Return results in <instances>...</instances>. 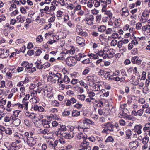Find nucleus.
Listing matches in <instances>:
<instances>
[{
    "mask_svg": "<svg viewBox=\"0 0 150 150\" xmlns=\"http://www.w3.org/2000/svg\"><path fill=\"white\" fill-rule=\"evenodd\" d=\"M94 19V16L93 15H89L85 18V23L88 25H92L93 24Z\"/></svg>",
    "mask_w": 150,
    "mask_h": 150,
    "instance_id": "f257e3e1",
    "label": "nucleus"
},
{
    "mask_svg": "<svg viewBox=\"0 0 150 150\" xmlns=\"http://www.w3.org/2000/svg\"><path fill=\"white\" fill-rule=\"evenodd\" d=\"M105 126L104 127V129L102 132L103 133H107L108 131L109 130L112 131L113 130L114 126L111 123L108 122L105 125H104Z\"/></svg>",
    "mask_w": 150,
    "mask_h": 150,
    "instance_id": "f03ea898",
    "label": "nucleus"
},
{
    "mask_svg": "<svg viewBox=\"0 0 150 150\" xmlns=\"http://www.w3.org/2000/svg\"><path fill=\"white\" fill-rule=\"evenodd\" d=\"M79 122L81 123V125L83 127L82 128H83V127L85 128H87V127L90 124L92 125H93L94 124L93 122L87 118H85L83 120L82 123H81V121H80Z\"/></svg>",
    "mask_w": 150,
    "mask_h": 150,
    "instance_id": "7ed1b4c3",
    "label": "nucleus"
},
{
    "mask_svg": "<svg viewBox=\"0 0 150 150\" xmlns=\"http://www.w3.org/2000/svg\"><path fill=\"white\" fill-rule=\"evenodd\" d=\"M100 4L102 6V12L105 11L106 9V7L107 4H109L111 2V0H100Z\"/></svg>",
    "mask_w": 150,
    "mask_h": 150,
    "instance_id": "20e7f679",
    "label": "nucleus"
},
{
    "mask_svg": "<svg viewBox=\"0 0 150 150\" xmlns=\"http://www.w3.org/2000/svg\"><path fill=\"white\" fill-rule=\"evenodd\" d=\"M26 142L27 144L30 147L33 146L36 144L35 140L31 137H26Z\"/></svg>",
    "mask_w": 150,
    "mask_h": 150,
    "instance_id": "39448f33",
    "label": "nucleus"
},
{
    "mask_svg": "<svg viewBox=\"0 0 150 150\" xmlns=\"http://www.w3.org/2000/svg\"><path fill=\"white\" fill-rule=\"evenodd\" d=\"M115 53V50L113 49H110L107 54L104 56V59H106L107 57L111 58L113 57Z\"/></svg>",
    "mask_w": 150,
    "mask_h": 150,
    "instance_id": "423d86ee",
    "label": "nucleus"
},
{
    "mask_svg": "<svg viewBox=\"0 0 150 150\" xmlns=\"http://www.w3.org/2000/svg\"><path fill=\"white\" fill-rule=\"evenodd\" d=\"M62 135L67 139H70L74 137V133L73 131H71L66 133H62Z\"/></svg>",
    "mask_w": 150,
    "mask_h": 150,
    "instance_id": "0eeeda50",
    "label": "nucleus"
},
{
    "mask_svg": "<svg viewBox=\"0 0 150 150\" xmlns=\"http://www.w3.org/2000/svg\"><path fill=\"white\" fill-rule=\"evenodd\" d=\"M32 119L34 122L35 125L37 127H40L42 124V121L39 118H36V115H34L32 116Z\"/></svg>",
    "mask_w": 150,
    "mask_h": 150,
    "instance_id": "6e6552de",
    "label": "nucleus"
},
{
    "mask_svg": "<svg viewBox=\"0 0 150 150\" xmlns=\"http://www.w3.org/2000/svg\"><path fill=\"white\" fill-rule=\"evenodd\" d=\"M8 51L7 50H0V57L2 58L7 57L9 55Z\"/></svg>",
    "mask_w": 150,
    "mask_h": 150,
    "instance_id": "1a4fd4ad",
    "label": "nucleus"
},
{
    "mask_svg": "<svg viewBox=\"0 0 150 150\" xmlns=\"http://www.w3.org/2000/svg\"><path fill=\"white\" fill-rule=\"evenodd\" d=\"M76 42L81 47H83L85 45L84 40L80 37L77 36L76 37Z\"/></svg>",
    "mask_w": 150,
    "mask_h": 150,
    "instance_id": "9d476101",
    "label": "nucleus"
},
{
    "mask_svg": "<svg viewBox=\"0 0 150 150\" xmlns=\"http://www.w3.org/2000/svg\"><path fill=\"white\" fill-rule=\"evenodd\" d=\"M66 130V128L65 125H62L61 126L60 128L59 129V130L57 132H55V134L58 136L60 134L62 135V133H62V132L65 131Z\"/></svg>",
    "mask_w": 150,
    "mask_h": 150,
    "instance_id": "9b49d317",
    "label": "nucleus"
},
{
    "mask_svg": "<svg viewBox=\"0 0 150 150\" xmlns=\"http://www.w3.org/2000/svg\"><path fill=\"white\" fill-rule=\"evenodd\" d=\"M139 57L137 56L134 57L132 59V62L134 64H136L137 65L140 64L141 62L140 59H139Z\"/></svg>",
    "mask_w": 150,
    "mask_h": 150,
    "instance_id": "f8f14e48",
    "label": "nucleus"
},
{
    "mask_svg": "<svg viewBox=\"0 0 150 150\" xmlns=\"http://www.w3.org/2000/svg\"><path fill=\"white\" fill-rule=\"evenodd\" d=\"M122 12L121 13V16L122 17H127L129 15V12L127 8H123L122 9Z\"/></svg>",
    "mask_w": 150,
    "mask_h": 150,
    "instance_id": "ddd939ff",
    "label": "nucleus"
},
{
    "mask_svg": "<svg viewBox=\"0 0 150 150\" xmlns=\"http://www.w3.org/2000/svg\"><path fill=\"white\" fill-rule=\"evenodd\" d=\"M149 12L146 10L143 13L142 15V21L144 23L146 21V18L149 16Z\"/></svg>",
    "mask_w": 150,
    "mask_h": 150,
    "instance_id": "4468645a",
    "label": "nucleus"
},
{
    "mask_svg": "<svg viewBox=\"0 0 150 150\" xmlns=\"http://www.w3.org/2000/svg\"><path fill=\"white\" fill-rule=\"evenodd\" d=\"M63 16V12L60 10L58 11L57 12L56 17L57 19L60 21L62 20V17Z\"/></svg>",
    "mask_w": 150,
    "mask_h": 150,
    "instance_id": "2eb2a0df",
    "label": "nucleus"
},
{
    "mask_svg": "<svg viewBox=\"0 0 150 150\" xmlns=\"http://www.w3.org/2000/svg\"><path fill=\"white\" fill-rule=\"evenodd\" d=\"M138 142L137 141L130 142L129 144V146L131 148L133 149H135L137 146Z\"/></svg>",
    "mask_w": 150,
    "mask_h": 150,
    "instance_id": "dca6fc26",
    "label": "nucleus"
},
{
    "mask_svg": "<svg viewBox=\"0 0 150 150\" xmlns=\"http://www.w3.org/2000/svg\"><path fill=\"white\" fill-rule=\"evenodd\" d=\"M88 55L91 59H97L98 58V53H90Z\"/></svg>",
    "mask_w": 150,
    "mask_h": 150,
    "instance_id": "f3484780",
    "label": "nucleus"
},
{
    "mask_svg": "<svg viewBox=\"0 0 150 150\" xmlns=\"http://www.w3.org/2000/svg\"><path fill=\"white\" fill-rule=\"evenodd\" d=\"M18 21L21 23H23L24 22L25 18V17L22 16L21 15H18L16 18Z\"/></svg>",
    "mask_w": 150,
    "mask_h": 150,
    "instance_id": "a211bd4d",
    "label": "nucleus"
},
{
    "mask_svg": "<svg viewBox=\"0 0 150 150\" xmlns=\"http://www.w3.org/2000/svg\"><path fill=\"white\" fill-rule=\"evenodd\" d=\"M121 22V21L120 19H116L114 21V23L116 27H117L120 25Z\"/></svg>",
    "mask_w": 150,
    "mask_h": 150,
    "instance_id": "6ab92c4d",
    "label": "nucleus"
},
{
    "mask_svg": "<svg viewBox=\"0 0 150 150\" xmlns=\"http://www.w3.org/2000/svg\"><path fill=\"white\" fill-rule=\"evenodd\" d=\"M13 123L15 126H18L20 124L21 121L19 119L15 117L14 119H13Z\"/></svg>",
    "mask_w": 150,
    "mask_h": 150,
    "instance_id": "aec40b11",
    "label": "nucleus"
},
{
    "mask_svg": "<svg viewBox=\"0 0 150 150\" xmlns=\"http://www.w3.org/2000/svg\"><path fill=\"white\" fill-rule=\"evenodd\" d=\"M106 27L104 25H101L98 28V31L100 32H103L106 30Z\"/></svg>",
    "mask_w": 150,
    "mask_h": 150,
    "instance_id": "412c9836",
    "label": "nucleus"
},
{
    "mask_svg": "<svg viewBox=\"0 0 150 150\" xmlns=\"http://www.w3.org/2000/svg\"><path fill=\"white\" fill-rule=\"evenodd\" d=\"M75 52V49L74 47H72L71 49L69 50L66 51V54H70L71 55L74 54Z\"/></svg>",
    "mask_w": 150,
    "mask_h": 150,
    "instance_id": "4be33fe9",
    "label": "nucleus"
},
{
    "mask_svg": "<svg viewBox=\"0 0 150 150\" xmlns=\"http://www.w3.org/2000/svg\"><path fill=\"white\" fill-rule=\"evenodd\" d=\"M81 9V7L80 5H78L76 6H75L74 8V13H72V15H74L75 12L77 11H79Z\"/></svg>",
    "mask_w": 150,
    "mask_h": 150,
    "instance_id": "5701e85b",
    "label": "nucleus"
},
{
    "mask_svg": "<svg viewBox=\"0 0 150 150\" xmlns=\"http://www.w3.org/2000/svg\"><path fill=\"white\" fill-rule=\"evenodd\" d=\"M76 31L78 34L79 35H80L81 33L82 32V29H81L80 25H77Z\"/></svg>",
    "mask_w": 150,
    "mask_h": 150,
    "instance_id": "b1692460",
    "label": "nucleus"
},
{
    "mask_svg": "<svg viewBox=\"0 0 150 150\" xmlns=\"http://www.w3.org/2000/svg\"><path fill=\"white\" fill-rule=\"evenodd\" d=\"M105 111H106L105 110L100 109L98 111L100 115H104L106 116L108 114L105 112Z\"/></svg>",
    "mask_w": 150,
    "mask_h": 150,
    "instance_id": "393cba45",
    "label": "nucleus"
},
{
    "mask_svg": "<svg viewBox=\"0 0 150 150\" xmlns=\"http://www.w3.org/2000/svg\"><path fill=\"white\" fill-rule=\"evenodd\" d=\"M94 1L93 0H90L87 3V6L90 8H91L94 4Z\"/></svg>",
    "mask_w": 150,
    "mask_h": 150,
    "instance_id": "a878e982",
    "label": "nucleus"
},
{
    "mask_svg": "<svg viewBox=\"0 0 150 150\" xmlns=\"http://www.w3.org/2000/svg\"><path fill=\"white\" fill-rule=\"evenodd\" d=\"M48 143L50 145V146L51 147H54V148L55 147V146H54V140L53 139H50L48 142Z\"/></svg>",
    "mask_w": 150,
    "mask_h": 150,
    "instance_id": "bb28decb",
    "label": "nucleus"
},
{
    "mask_svg": "<svg viewBox=\"0 0 150 150\" xmlns=\"http://www.w3.org/2000/svg\"><path fill=\"white\" fill-rule=\"evenodd\" d=\"M36 40L37 42H41L43 40V37L41 35H39L36 38Z\"/></svg>",
    "mask_w": 150,
    "mask_h": 150,
    "instance_id": "cd10ccee",
    "label": "nucleus"
},
{
    "mask_svg": "<svg viewBox=\"0 0 150 150\" xmlns=\"http://www.w3.org/2000/svg\"><path fill=\"white\" fill-rule=\"evenodd\" d=\"M105 14L108 16L109 18H111L112 16V14L110 11H105Z\"/></svg>",
    "mask_w": 150,
    "mask_h": 150,
    "instance_id": "c85d7f7f",
    "label": "nucleus"
},
{
    "mask_svg": "<svg viewBox=\"0 0 150 150\" xmlns=\"http://www.w3.org/2000/svg\"><path fill=\"white\" fill-rule=\"evenodd\" d=\"M101 18V15H97L96 17V21L97 23H100Z\"/></svg>",
    "mask_w": 150,
    "mask_h": 150,
    "instance_id": "c756f323",
    "label": "nucleus"
},
{
    "mask_svg": "<svg viewBox=\"0 0 150 150\" xmlns=\"http://www.w3.org/2000/svg\"><path fill=\"white\" fill-rule=\"evenodd\" d=\"M86 137L85 136V135L83 136V134L81 133H79L78 136H77V138L79 139H80L81 138H82L83 139H86Z\"/></svg>",
    "mask_w": 150,
    "mask_h": 150,
    "instance_id": "7c9ffc66",
    "label": "nucleus"
},
{
    "mask_svg": "<svg viewBox=\"0 0 150 150\" xmlns=\"http://www.w3.org/2000/svg\"><path fill=\"white\" fill-rule=\"evenodd\" d=\"M113 31L112 29L111 28L106 29V30H105V34L107 35L111 34L112 33Z\"/></svg>",
    "mask_w": 150,
    "mask_h": 150,
    "instance_id": "2f4dec72",
    "label": "nucleus"
},
{
    "mask_svg": "<svg viewBox=\"0 0 150 150\" xmlns=\"http://www.w3.org/2000/svg\"><path fill=\"white\" fill-rule=\"evenodd\" d=\"M96 1L94 6L95 7H98L101 4L100 0H95Z\"/></svg>",
    "mask_w": 150,
    "mask_h": 150,
    "instance_id": "473e14b6",
    "label": "nucleus"
},
{
    "mask_svg": "<svg viewBox=\"0 0 150 150\" xmlns=\"http://www.w3.org/2000/svg\"><path fill=\"white\" fill-rule=\"evenodd\" d=\"M110 50L109 46H106L103 48V51L105 53V54L106 55Z\"/></svg>",
    "mask_w": 150,
    "mask_h": 150,
    "instance_id": "72a5a7b5",
    "label": "nucleus"
},
{
    "mask_svg": "<svg viewBox=\"0 0 150 150\" xmlns=\"http://www.w3.org/2000/svg\"><path fill=\"white\" fill-rule=\"evenodd\" d=\"M89 144V143L85 141H83V142L81 143V146L85 148Z\"/></svg>",
    "mask_w": 150,
    "mask_h": 150,
    "instance_id": "f704fd0d",
    "label": "nucleus"
},
{
    "mask_svg": "<svg viewBox=\"0 0 150 150\" xmlns=\"http://www.w3.org/2000/svg\"><path fill=\"white\" fill-rule=\"evenodd\" d=\"M80 115V112L77 111H74L72 113V116L76 117Z\"/></svg>",
    "mask_w": 150,
    "mask_h": 150,
    "instance_id": "c9c22d12",
    "label": "nucleus"
},
{
    "mask_svg": "<svg viewBox=\"0 0 150 150\" xmlns=\"http://www.w3.org/2000/svg\"><path fill=\"white\" fill-rule=\"evenodd\" d=\"M59 3L61 6H66V3H65L64 0H58Z\"/></svg>",
    "mask_w": 150,
    "mask_h": 150,
    "instance_id": "e433bc0d",
    "label": "nucleus"
},
{
    "mask_svg": "<svg viewBox=\"0 0 150 150\" xmlns=\"http://www.w3.org/2000/svg\"><path fill=\"white\" fill-rule=\"evenodd\" d=\"M63 81L66 83H68L70 81V79L67 76H65L64 77Z\"/></svg>",
    "mask_w": 150,
    "mask_h": 150,
    "instance_id": "4c0bfd02",
    "label": "nucleus"
},
{
    "mask_svg": "<svg viewBox=\"0 0 150 150\" xmlns=\"http://www.w3.org/2000/svg\"><path fill=\"white\" fill-rule=\"evenodd\" d=\"M59 5V2L58 1L56 0H54L51 3V5L54 6L56 7Z\"/></svg>",
    "mask_w": 150,
    "mask_h": 150,
    "instance_id": "58836bf2",
    "label": "nucleus"
},
{
    "mask_svg": "<svg viewBox=\"0 0 150 150\" xmlns=\"http://www.w3.org/2000/svg\"><path fill=\"white\" fill-rule=\"evenodd\" d=\"M85 13L84 11H83L81 9L78 11L77 13V14L79 16H82Z\"/></svg>",
    "mask_w": 150,
    "mask_h": 150,
    "instance_id": "ea45409f",
    "label": "nucleus"
},
{
    "mask_svg": "<svg viewBox=\"0 0 150 150\" xmlns=\"http://www.w3.org/2000/svg\"><path fill=\"white\" fill-rule=\"evenodd\" d=\"M75 7V6L73 5L72 4H69V5L67 6V8L71 10H72L74 9Z\"/></svg>",
    "mask_w": 150,
    "mask_h": 150,
    "instance_id": "a19ab883",
    "label": "nucleus"
},
{
    "mask_svg": "<svg viewBox=\"0 0 150 150\" xmlns=\"http://www.w3.org/2000/svg\"><path fill=\"white\" fill-rule=\"evenodd\" d=\"M98 38L100 42H102L105 39V38L104 35L101 34L99 35Z\"/></svg>",
    "mask_w": 150,
    "mask_h": 150,
    "instance_id": "79ce46f5",
    "label": "nucleus"
},
{
    "mask_svg": "<svg viewBox=\"0 0 150 150\" xmlns=\"http://www.w3.org/2000/svg\"><path fill=\"white\" fill-rule=\"evenodd\" d=\"M56 17L55 16H53L50 17L48 19V21L49 22H53L55 20Z\"/></svg>",
    "mask_w": 150,
    "mask_h": 150,
    "instance_id": "37998d69",
    "label": "nucleus"
},
{
    "mask_svg": "<svg viewBox=\"0 0 150 150\" xmlns=\"http://www.w3.org/2000/svg\"><path fill=\"white\" fill-rule=\"evenodd\" d=\"M111 37L112 38L115 39L119 38V35L118 33H115L112 34Z\"/></svg>",
    "mask_w": 150,
    "mask_h": 150,
    "instance_id": "c03bdc74",
    "label": "nucleus"
},
{
    "mask_svg": "<svg viewBox=\"0 0 150 150\" xmlns=\"http://www.w3.org/2000/svg\"><path fill=\"white\" fill-rule=\"evenodd\" d=\"M82 62L83 64H89L90 63H91V60L90 59H86L84 60H83Z\"/></svg>",
    "mask_w": 150,
    "mask_h": 150,
    "instance_id": "a18cd8bd",
    "label": "nucleus"
},
{
    "mask_svg": "<svg viewBox=\"0 0 150 150\" xmlns=\"http://www.w3.org/2000/svg\"><path fill=\"white\" fill-rule=\"evenodd\" d=\"M77 97L79 99L81 100H84L85 99V96L84 95H78Z\"/></svg>",
    "mask_w": 150,
    "mask_h": 150,
    "instance_id": "49530a36",
    "label": "nucleus"
},
{
    "mask_svg": "<svg viewBox=\"0 0 150 150\" xmlns=\"http://www.w3.org/2000/svg\"><path fill=\"white\" fill-rule=\"evenodd\" d=\"M117 42H118L117 40H112L111 43V46H115L117 45Z\"/></svg>",
    "mask_w": 150,
    "mask_h": 150,
    "instance_id": "de8ad7c7",
    "label": "nucleus"
},
{
    "mask_svg": "<svg viewBox=\"0 0 150 150\" xmlns=\"http://www.w3.org/2000/svg\"><path fill=\"white\" fill-rule=\"evenodd\" d=\"M142 24L140 23H138L136 25V29L137 30H140L142 26Z\"/></svg>",
    "mask_w": 150,
    "mask_h": 150,
    "instance_id": "09e8293b",
    "label": "nucleus"
},
{
    "mask_svg": "<svg viewBox=\"0 0 150 150\" xmlns=\"http://www.w3.org/2000/svg\"><path fill=\"white\" fill-rule=\"evenodd\" d=\"M20 10L21 12L23 14H25L26 13V9L23 7H21Z\"/></svg>",
    "mask_w": 150,
    "mask_h": 150,
    "instance_id": "8fccbe9b",
    "label": "nucleus"
},
{
    "mask_svg": "<svg viewBox=\"0 0 150 150\" xmlns=\"http://www.w3.org/2000/svg\"><path fill=\"white\" fill-rule=\"evenodd\" d=\"M91 13L94 15H96L98 14L99 13V11L98 10H96L95 9L92 10L91 11Z\"/></svg>",
    "mask_w": 150,
    "mask_h": 150,
    "instance_id": "3c124183",
    "label": "nucleus"
},
{
    "mask_svg": "<svg viewBox=\"0 0 150 150\" xmlns=\"http://www.w3.org/2000/svg\"><path fill=\"white\" fill-rule=\"evenodd\" d=\"M24 41L23 39H19L17 40L15 42V43L17 44H18L20 43H22Z\"/></svg>",
    "mask_w": 150,
    "mask_h": 150,
    "instance_id": "603ef678",
    "label": "nucleus"
},
{
    "mask_svg": "<svg viewBox=\"0 0 150 150\" xmlns=\"http://www.w3.org/2000/svg\"><path fill=\"white\" fill-rule=\"evenodd\" d=\"M69 19V16L68 15H65L63 17L64 21L67 22Z\"/></svg>",
    "mask_w": 150,
    "mask_h": 150,
    "instance_id": "864d4df0",
    "label": "nucleus"
},
{
    "mask_svg": "<svg viewBox=\"0 0 150 150\" xmlns=\"http://www.w3.org/2000/svg\"><path fill=\"white\" fill-rule=\"evenodd\" d=\"M149 27L147 25H145L142 26V31H145L146 30L149 31Z\"/></svg>",
    "mask_w": 150,
    "mask_h": 150,
    "instance_id": "5fc2aeb1",
    "label": "nucleus"
},
{
    "mask_svg": "<svg viewBox=\"0 0 150 150\" xmlns=\"http://www.w3.org/2000/svg\"><path fill=\"white\" fill-rule=\"evenodd\" d=\"M98 56L102 57L104 58V56L105 55V53L103 51H100L98 53Z\"/></svg>",
    "mask_w": 150,
    "mask_h": 150,
    "instance_id": "6e6d98bb",
    "label": "nucleus"
},
{
    "mask_svg": "<svg viewBox=\"0 0 150 150\" xmlns=\"http://www.w3.org/2000/svg\"><path fill=\"white\" fill-rule=\"evenodd\" d=\"M34 50H29L27 52V54L30 56H31L34 54Z\"/></svg>",
    "mask_w": 150,
    "mask_h": 150,
    "instance_id": "4d7b16f0",
    "label": "nucleus"
},
{
    "mask_svg": "<svg viewBox=\"0 0 150 150\" xmlns=\"http://www.w3.org/2000/svg\"><path fill=\"white\" fill-rule=\"evenodd\" d=\"M39 145L40 146H41L42 150H45L47 148V146L45 144H43L42 145L41 144H39Z\"/></svg>",
    "mask_w": 150,
    "mask_h": 150,
    "instance_id": "13d9d810",
    "label": "nucleus"
},
{
    "mask_svg": "<svg viewBox=\"0 0 150 150\" xmlns=\"http://www.w3.org/2000/svg\"><path fill=\"white\" fill-rule=\"evenodd\" d=\"M20 90L21 92V95H25V88L24 87H21L20 89Z\"/></svg>",
    "mask_w": 150,
    "mask_h": 150,
    "instance_id": "bf43d9fd",
    "label": "nucleus"
},
{
    "mask_svg": "<svg viewBox=\"0 0 150 150\" xmlns=\"http://www.w3.org/2000/svg\"><path fill=\"white\" fill-rule=\"evenodd\" d=\"M20 112V111L19 110H17L13 112V115L15 117H17Z\"/></svg>",
    "mask_w": 150,
    "mask_h": 150,
    "instance_id": "052dcab7",
    "label": "nucleus"
},
{
    "mask_svg": "<svg viewBox=\"0 0 150 150\" xmlns=\"http://www.w3.org/2000/svg\"><path fill=\"white\" fill-rule=\"evenodd\" d=\"M36 92L35 91L31 93L30 96H29V98L30 97L31 98H32L33 97H35L36 95Z\"/></svg>",
    "mask_w": 150,
    "mask_h": 150,
    "instance_id": "680f3d73",
    "label": "nucleus"
},
{
    "mask_svg": "<svg viewBox=\"0 0 150 150\" xmlns=\"http://www.w3.org/2000/svg\"><path fill=\"white\" fill-rule=\"evenodd\" d=\"M108 19V17L107 16H103L102 18V21L103 22H107Z\"/></svg>",
    "mask_w": 150,
    "mask_h": 150,
    "instance_id": "e2e57ef3",
    "label": "nucleus"
},
{
    "mask_svg": "<svg viewBox=\"0 0 150 150\" xmlns=\"http://www.w3.org/2000/svg\"><path fill=\"white\" fill-rule=\"evenodd\" d=\"M5 132L6 134H11L12 133V131L11 129L10 128H7L5 130Z\"/></svg>",
    "mask_w": 150,
    "mask_h": 150,
    "instance_id": "0e129e2a",
    "label": "nucleus"
},
{
    "mask_svg": "<svg viewBox=\"0 0 150 150\" xmlns=\"http://www.w3.org/2000/svg\"><path fill=\"white\" fill-rule=\"evenodd\" d=\"M142 126L140 125H137L135 127V131H137L138 130H139L142 129Z\"/></svg>",
    "mask_w": 150,
    "mask_h": 150,
    "instance_id": "69168bd1",
    "label": "nucleus"
},
{
    "mask_svg": "<svg viewBox=\"0 0 150 150\" xmlns=\"http://www.w3.org/2000/svg\"><path fill=\"white\" fill-rule=\"evenodd\" d=\"M29 66V63L27 61L23 62L21 64V66Z\"/></svg>",
    "mask_w": 150,
    "mask_h": 150,
    "instance_id": "338daca9",
    "label": "nucleus"
},
{
    "mask_svg": "<svg viewBox=\"0 0 150 150\" xmlns=\"http://www.w3.org/2000/svg\"><path fill=\"white\" fill-rule=\"evenodd\" d=\"M113 140V139L111 136H109L105 140V142H111Z\"/></svg>",
    "mask_w": 150,
    "mask_h": 150,
    "instance_id": "774afa93",
    "label": "nucleus"
}]
</instances>
